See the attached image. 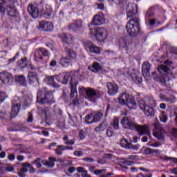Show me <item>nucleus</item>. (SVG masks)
<instances>
[{"mask_svg":"<svg viewBox=\"0 0 177 177\" xmlns=\"http://www.w3.org/2000/svg\"><path fill=\"white\" fill-rule=\"evenodd\" d=\"M127 17L130 19L126 26L127 34L130 37H138L140 32V19L136 16L138 14V4L129 3L127 8Z\"/></svg>","mask_w":177,"mask_h":177,"instance_id":"1","label":"nucleus"},{"mask_svg":"<svg viewBox=\"0 0 177 177\" xmlns=\"http://www.w3.org/2000/svg\"><path fill=\"white\" fill-rule=\"evenodd\" d=\"M37 102L43 104H52V103H55L53 94L46 88H39L37 91Z\"/></svg>","mask_w":177,"mask_h":177,"instance_id":"2","label":"nucleus"},{"mask_svg":"<svg viewBox=\"0 0 177 177\" xmlns=\"http://www.w3.org/2000/svg\"><path fill=\"white\" fill-rule=\"evenodd\" d=\"M79 93L80 95H86V99L93 103H95L100 97L99 91L92 88L80 87Z\"/></svg>","mask_w":177,"mask_h":177,"instance_id":"3","label":"nucleus"},{"mask_svg":"<svg viewBox=\"0 0 177 177\" xmlns=\"http://www.w3.org/2000/svg\"><path fill=\"white\" fill-rule=\"evenodd\" d=\"M90 34L95 37L99 42H104L107 39V30L103 28H92V24H88Z\"/></svg>","mask_w":177,"mask_h":177,"instance_id":"4","label":"nucleus"},{"mask_svg":"<svg viewBox=\"0 0 177 177\" xmlns=\"http://www.w3.org/2000/svg\"><path fill=\"white\" fill-rule=\"evenodd\" d=\"M55 81H57L64 85L68 84V81L70 84H78V80H77V77H75V75L73 73H64L62 75H56Z\"/></svg>","mask_w":177,"mask_h":177,"instance_id":"5","label":"nucleus"},{"mask_svg":"<svg viewBox=\"0 0 177 177\" xmlns=\"http://www.w3.org/2000/svg\"><path fill=\"white\" fill-rule=\"evenodd\" d=\"M118 103L122 105H127L130 110L136 109V102L133 101L131 95L127 93H123L120 94L118 98Z\"/></svg>","mask_w":177,"mask_h":177,"instance_id":"6","label":"nucleus"},{"mask_svg":"<svg viewBox=\"0 0 177 177\" xmlns=\"http://www.w3.org/2000/svg\"><path fill=\"white\" fill-rule=\"evenodd\" d=\"M33 59L35 62L38 63H46L49 59V51L45 48H39L35 51Z\"/></svg>","mask_w":177,"mask_h":177,"instance_id":"7","label":"nucleus"},{"mask_svg":"<svg viewBox=\"0 0 177 177\" xmlns=\"http://www.w3.org/2000/svg\"><path fill=\"white\" fill-rule=\"evenodd\" d=\"M65 50L67 53V56L61 58L60 64L63 67H68L71 62H73V59H75V57H77V54L74 52L73 49L68 47H66Z\"/></svg>","mask_w":177,"mask_h":177,"instance_id":"8","label":"nucleus"},{"mask_svg":"<svg viewBox=\"0 0 177 177\" xmlns=\"http://www.w3.org/2000/svg\"><path fill=\"white\" fill-rule=\"evenodd\" d=\"M140 109L145 113L147 117H154V109L152 106H147L146 102L144 100H140L138 102Z\"/></svg>","mask_w":177,"mask_h":177,"instance_id":"9","label":"nucleus"},{"mask_svg":"<svg viewBox=\"0 0 177 177\" xmlns=\"http://www.w3.org/2000/svg\"><path fill=\"white\" fill-rule=\"evenodd\" d=\"M20 107H21V101L20 100V97H15L12 101V107L10 113L12 118H15L17 114H19Z\"/></svg>","mask_w":177,"mask_h":177,"instance_id":"10","label":"nucleus"},{"mask_svg":"<svg viewBox=\"0 0 177 177\" xmlns=\"http://www.w3.org/2000/svg\"><path fill=\"white\" fill-rule=\"evenodd\" d=\"M0 80L3 84L9 85L13 82V76H12V73L8 71H3L0 73Z\"/></svg>","mask_w":177,"mask_h":177,"instance_id":"11","label":"nucleus"},{"mask_svg":"<svg viewBox=\"0 0 177 177\" xmlns=\"http://www.w3.org/2000/svg\"><path fill=\"white\" fill-rule=\"evenodd\" d=\"M153 136L157 138L159 140L164 139V129L160 123H156L154 124Z\"/></svg>","mask_w":177,"mask_h":177,"instance_id":"12","label":"nucleus"},{"mask_svg":"<svg viewBox=\"0 0 177 177\" xmlns=\"http://www.w3.org/2000/svg\"><path fill=\"white\" fill-rule=\"evenodd\" d=\"M89 24H92V28H95L93 26H102V24H104V15H103V13L100 12L95 15L91 23Z\"/></svg>","mask_w":177,"mask_h":177,"instance_id":"13","label":"nucleus"},{"mask_svg":"<svg viewBox=\"0 0 177 177\" xmlns=\"http://www.w3.org/2000/svg\"><path fill=\"white\" fill-rule=\"evenodd\" d=\"M28 12L33 19H37L39 16L40 10L37 6L30 4L28 6Z\"/></svg>","mask_w":177,"mask_h":177,"instance_id":"14","label":"nucleus"},{"mask_svg":"<svg viewBox=\"0 0 177 177\" xmlns=\"http://www.w3.org/2000/svg\"><path fill=\"white\" fill-rule=\"evenodd\" d=\"M121 124L124 128L126 129H131L133 130L135 129L136 127V122H132L129 118L125 116L122 118L121 120Z\"/></svg>","mask_w":177,"mask_h":177,"instance_id":"15","label":"nucleus"},{"mask_svg":"<svg viewBox=\"0 0 177 177\" xmlns=\"http://www.w3.org/2000/svg\"><path fill=\"white\" fill-rule=\"evenodd\" d=\"M85 49L87 52H90V53H95V55H100V48L95 46L93 43L91 41L85 44Z\"/></svg>","mask_w":177,"mask_h":177,"instance_id":"16","label":"nucleus"},{"mask_svg":"<svg viewBox=\"0 0 177 177\" xmlns=\"http://www.w3.org/2000/svg\"><path fill=\"white\" fill-rule=\"evenodd\" d=\"M68 27L71 31H78V30H81L84 27V22L81 19H77L70 24Z\"/></svg>","mask_w":177,"mask_h":177,"instance_id":"17","label":"nucleus"},{"mask_svg":"<svg viewBox=\"0 0 177 177\" xmlns=\"http://www.w3.org/2000/svg\"><path fill=\"white\" fill-rule=\"evenodd\" d=\"M106 86L108 88V94L110 96H114L118 93V86L117 84L108 82L106 83Z\"/></svg>","mask_w":177,"mask_h":177,"instance_id":"18","label":"nucleus"},{"mask_svg":"<svg viewBox=\"0 0 177 177\" xmlns=\"http://www.w3.org/2000/svg\"><path fill=\"white\" fill-rule=\"evenodd\" d=\"M135 129H136L137 132L138 133V135H140L141 136L143 135H149V126L144 124V125H139L136 123Z\"/></svg>","mask_w":177,"mask_h":177,"instance_id":"19","label":"nucleus"},{"mask_svg":"<svg viewBox=\"0 0 177 177\" xmlns=\"http://www.w3.org/2000/svg\"><path fill=\"white\" fill-rule=\"evenodd\" d=\"M61 39L66 45H73L74 44V37L70 34L63 33L60 35Z\"/></svg>","mask_w":177,"mask_h":177,"instance_id":"20","label":"nucleus"},{"mask_svg":"<svg viewBox=\"0 0 177 177\" xmlns=\"http://www.w3.org/2000/svg\"><path fill=\"white\" fill-rule=\"evenodd\" d=\"M39 10L41 15H46V16H50L52 15V7L48 4L39 6Z\"/></svg>","mask_w":177,"mask_h":177,"instance_id":"21","label":"nucleus"},{"mask_svg":"<svg viewBox=\"0 0 177 177\" xmlns=\"http://www.w3.org/2000/svg\"><path fill=\"white\" fill-rule=\"evenodd\" d=\"M39 28H41L43 31H52V30H53V24L50 22L42 21L39 23Z\"/></svg>","mask_w":177,"mask_h":177,"instance_id":"22","label":"nucleus"},{"mask_svg":"<svg viewBox=\"0 0 177 177\" xmlns=\"http://www.w3.org/2000/svg\"><path fill=\"white\" fill-rule=\"evenodd\" d=\"M55 80H56V77L53 76H46L44 79V82H46L47 85H52L53 88H59L60 86L56 84Z\"/></svg>","mask_w":177,"mask_h":177,"instance_id":"23","label":"nucleus"},{"mask_svg":"<svg viewBox=\"0 0 177 177\" xmlns=\"http://www.w3.org/2000/svg\"><path fill=\"white\" fill-rule=\"evenodd\" d=\"M32 165H35L36 168H41L42 165H45L46 164V160L42 159L41 158H37L35 160L31 162Z\"/></svg>","mask_w":177,"mask_h":177,"instance_id":"24","label":"nucleus"},{"mask_svg":"<svg viewBox=\"0 0 177 177\" xmlns=\"http://www.w3.org/2000/svg\"><path fill=\"white\" fill-rule=\"evenodd\" d=\"M165 64L166 65H160L158 66V70L160 73H166L168 71V67H171L172 66V62L171 61H165Z\"/></svg>","mask_w":177,"mask_h":177,"instance_id":"25","label":"nucleus"},{"mask_svg":"<svg viewBox=\"0 0 177 177\" xmlns=\"http://www.w3.org/2000/svg\"><path fill=\"white\" fill-rule=\"evenodd\" d=\"M142 71L144 77L150 75V64L149 62H144L142 64Z\"/></svg>","mask_w":177,"mask_h":177,"instance_id":"26","label":"nucleus"},{"mask_svg":"<svg viewBox=\"0 0 177 177\" xmlns=\"http://www.w3.org/2000/svg\"><path fill=\"white\" fill-rule=\"evenodd\" d=\"M119 45L120 48H128L129 46V40L127 37H122L119 40Z\"/></svg>","mask_w":177,"mask_h":177,"instance_id":"27","label":"nucleus"},{"mask_svg":"<svg viewBox=\"0 0 177 177\" xmlns=\"http://www.w3.org/2000/svg\"><path fill=\"white\" fill-rule=\"evenodd\" d=\"M88 69L93 73H99L102 70V66H100V64L95 62L91 66H88Z\"/></svg>","mask_w":177,"mask_h":177,"instance_id":"28","label":"nucleus"},{"mask_svg":"<svg viewBox=\"0 0 177 177\" xmlns=\"http://www.w3.org/2000/svg\"><path fill=\"white\" fill-rule=\"evenodd\" d=\"M6 11L8 16H10L11 17H15V16H16V12H17L15 6H7Z\"/></svg>","mask_w":177,"mask_h":177,"instance_id":"29","label":"nucleus"},{"mask_svg":"<svg viewBox=\"0 0 177 177\" xmlns=\"http://www.w3.org/2000/svg\"><path fill=\"white\" fill-rule=\"evenodd\" d=\"M57 161V159L56 158L50 157L48 158V161L46 160V167H48L49 168H53L55 167V162Z\"/></svg>","mask_w":177,"mask_h":177,"instance_id":"30","label":"nucleus"},{"mask_svg":"<svg viewBox=\"0 0 177 177\" xmlns=\"http://www.w3.org/2000/svg\"><path fill=\"white\" fill-rule=\"evenodd\" d=\"M17 82H19L22 86H27V82H26V77L23 75L16 77Z\"/></svg>","mask_w":177,"mask_h":177,"instance_id":"31","label":"nucleus"},{"mask_svg":"<svg viewBox=\"0 0 177 177\" xmlns=\"http://www.w3.org/2000/svg\"><path fill=\"white\" fill-rule=\"evenodd\" d=\"M29 81L30 82H38V77H37V73L34 72H29L28 75Z\"/></svg>","mask_w":177,"mask_h":177,"instance_id":"32","label":"nucleus"},{"mask_svg":"<svg viewBox=\"0 0 177 177\" xmlns=\"http://www.w3.org/2000/svg\"><path fill=\"white\" fill-rule=\"evenodd\" d=\"M107 128V123L106 122H102L101 124L95 127V131L96 132H102Z\"/></svg>","mask_w":177,"mask_h":177,"instance_id":"33","label":"nucleus"},{"mask_svg":"<svg viewBox=\"0 0 177 177\" xmlns=\"http://www.w3.org/2000/svg\"><path fill=\"white\" fill-rule=\"evenodd\" d=\"M120 146L124 147V149H131V143L128 142V140L123 138L120 140Z\"/></svg>","mask_w":177,"mask_h":177,"instance_id":"34","label":"nucleus"},{"mask_svg":"<svg viewBox=\"0 0 177 177\" xmlns=\"http://www.w3.org/2000/svg\"><path fill=\"white\" fill-rule=\"evenodd\" d=\"M93 117L94 118V122H97L99 121H100V120L102 119V118L103 117V113H100V112H95L93 113Z\"/></svg>","mask_w":177,"mask_h":177,"instance_id":"35","label":"nucleus"},{"mask_svg":"<svg viewBox=\"0 0 177 177\" xmlns=\"http://www.w3.org/2000/svg\"><path fill=\"white\" fill-rule=\"evenodd\" d=\"M84 121H85L86 124H93V122H95V120L93 118V113H90V114L87 115L85 118Z\"/></svg>","mask_w":177,"mask_h":177,"instance_id":"36","label":"nucleus"},{"mask_svg":"<svg viewBox=\"0 0 177 177\" xmlns=\"http://www.w3.org/2000/svg\"><path fill=\"white\" fill-rule=\"evenodd\" d=\"M17 66L19 67V68H25V67H27V58H23L19 60Z\"/></svg>","mask_w":177,"mask_h":177,"instance_id":"37","label":"nucleus"},{"mask_svg":"<svg viewBox=\"0 0 177 177\" xmlns=\"http://www.w3.org/2000/svg\"><path fill=\"white\" fill-rule=\"evenodd\" d=\"M77 84H71V97H74V95H77Z\"/></svg>","mask_w":177,"mask_h":177,"instance_id":"38","label":"nucleus"},{"mask_svg":"<svg viewBox=\"0 0 177 177\" xmlns=\"http://www.w3.org/2000/svg\"><path fill=\"white\" fill-rule=\"evenodd\" d=\"M77 172L82 174V177H86L88 175V171L85 170L84 167H79L77 169Z\"/></svg>","mask_w":177,"mask_h":177,"instance_id":"39","label":"nucleus"},{"mask_svg":"<svg viewBox=\"0 0 177 177\" xmlns=\"http://www.w3.org/2000/svg\"><path fill=\"white\" fill-rule=\"evenodd\" d=\"M132 80L133 81V82H135V84H137L138 85H139V84H142V77H139L138 75H135L132 77Z\"/></svg>","mask_w":177,"mask_h":177,"instance_id":"40","label":"nucleus"},{"mask_svg":"<svg viewBox=\"0 0 177 177\" xmlns=\"http://www.w3.org/2000/svg\"><path fill=\"white\" fill-rule=\"evenodd\" d=\"M160 120L161 122H164V124H166L167 121H168V117L165 114V113L162 112V113L160 115Z\"/></svg>","mask_w":177,"mask_h":177,"instance_id":"41","label":"nucleus"},{"mask_svg":"<svg viewBox=\"0 0 177 177\" xmlns=\"http://www.w3.org/2000/svg\"><path fill=\"white\" fill-rule=\"evenodd\" d=\"M41 117H43L44 118H48V117H49L48 109H41Z\"/></svg>","mask_w":177,"mask_h":177,"instance_id":"42","label":"nucleus"},{"mask_svg":"<svg viewBox=\"0 0 177 177\" xmlns=\"http://www.w3.org/2000/svg\"><path fill=\"white\" fill-rule=\"evenodd\" d=\"M62 147H64V146L59 145L55 149V153L58 154V156H62V154H63V151H64V149H63Z\"/></svg>","mask_w":177,"mask_h":177,"instance_id":"43","label":"nucleus"},{"mask_svg":"<svg viewBox=\"0 0 177 177\" xmlns=\"http://www.w3.org/2000/svg\"><path fill=\"white\" fill-rule=\"evenodd\" d=\"M8 98V95L3 91H0V103L5 102V100Z\"/></svg>","mask_w":177,"mask_h":177,"instance_id":"44","label":"nucleus"},{"mask_svg":"<svg viewBox=\"0 0 177 177\" xmlns=\"http://www.w3.org/2000/svg\"><path fill=\"white\" fill-rule=\"evenodd\" d=\"M113 126L114 129H118V128L120 127L118 118H115V119L113 121Z\"/></svg>","mask_w":177,"mask_h":177,"instance_id":"45","label":"nucleus"},{"mask_svg":"<svg viewBox=\"0 0 177 177\" xmlns=\"http://www.w3.org/2000/svg\"><path fill=\"white\" fill-rule=\"evenodd\" d=\"M79 136L81 140H83V139H85V136H86V131L80 130V131L79 132Z\"/></svg>","mask_w":177,"mask_h":177,"instance_id":"46","label":"nucleus"},{"mask_svg":"<svg viewBox=\"0 0 177 177\" xmlns=\"http://www.w3.org/2000/svg\"><path fill=\"white\" fill-rule=\"evenodd\" d=\"M160 81L161 84H165V82L168 81V77H167V75H162L160 78Z\"/></svg>","mask_w":177,"mask_h":177,"instance_id":"47","label":"nucleus"},{"mask_svg":"<svg viewBox=\"0 0 177 177\" xmlns=\"http://www.w3.org/2000/svg\"><path fill=\"white\" fill-rule=\"evenodd\" d=\"M3 3H5V0H0V12L1 13H4V12H5V8H3V6H2V5H3Z\"/></svg>","mask_w":177,"mask_h":177,"instance_id":"48","label":"nucleus"},{"mask_svg":"<svg viewBox=\"0 0 177 177\" xmlns=\"http://www.w3.org/2000/svg\"><path fill=\"white\" fill-rule=\"evenodd\" d=\"M153 149L151 148H146L145 150V154H147V156H149L150 154H153Z\"/></svg>","mask_w":177,"mask_h":177,"instance_id":"49","label":"nucleus"},{"mask_svg":"<svg viewBox=\"0 0 177 177\" xmlns=\"http://www.w3.org/2000/svg\"><path fill=\"white\" fill-rule=\"evenodd\" d=\"M151 16H153V11L151 10V9H149L147 11V13L145 15V17L147 19H149V17H151Z\"/></svg>","mask_w":177,"mask_h":177,"instance_id":"50","label":"nucleus"},{"mask_svg":"<svg viewBox=\"0 0 177 177\" xmlns=\"http://www.w3.org/2000/svg\"><path fill=\"white\" fill-rule=\"evenodd\" d=\"M6 171L7 172H13V171H15V167H13L12 165H8L6 167Z\"/></svg>","mask_w":177,"mask_h":177,"instance_id":"51","label":"nucleus"},{"mask_svg":"<svg viewBox=\"0 0 177 177\" xmlns=\"http://www.w3.org/2000/svg\"><path fill=\"white\" fill-rule=\"evenodd\" d=\"M153 154H155L156 157H158V156H160L161 154V150L160 149H153Z\"/></svg>","mask_w":177,"mask_h":177,"instance_id":"52","label":"nucleus"},{"mask_svg":"<svg viewBox=\"0 0 177 177\" xmlns=\"http://www.w3.org/2000/svg\"><path fill=\"white\" fill-rule=\"evenodd\" d=\"M160 160H163V161H169L170 157H168L165 155H160Z\"/></svg>","mask_w":177,"mask_h":177,"instance_id":"53","label":"nucleus"},{"mask_svg":"<svg viewBox=\"0 0 177 177\" xmlns=\"http://www.w3.org/2000/svg\"><path fill=\"white\" fill-rule=\"evenodd\" d=\"M73 154L76 157H81L84 153L82 152V151H75Z\"/></svg>","mask_w":177,"mask_h":177,"instance_id":"54","label":"nucleus"},{"mask_svg":"<svg viewBox=\"0 0 177 177\" xmlns=\"http://www.w3.org/2000/svg\"><path fill=\"white\" fill-rule=\"evenodd\" d=\"M33 120H34V118L32 117V114L31 113H29L28 115L27 122H32Z\"/></svg>","mask_w":177,"mask_h":177,"instance_id":"55","label":"nucleus"},{"mask_svg":"<svg viewBox=\"0 0 177 177\" xmlns=\"http://www.w3.org/2000/svg\"><path fill=\"white\" fill-rule=\"evenodd\" d=\"M113 130H111V129H108L106 130V136L109 137V138H111V136H113Z\"/></svg>","mask_w":177,"mask_h":177,"instance_id":"56","label":"nucleus"},{"mask_svg":"<svg viewBox=\"0 0 177 177\" xmlns=\"http://www.w3.org/2000/svg\"><path fill=\"white\" fill-rule=\"evenodd\" d=\"M64 143L67 146H70V145L73 146V145H74L75 143V141H74V140H69L68 141H66Z\"/></svg>","mask_w":177,"mask_h":177,"instance_id":"57","label":"nucleus"},{"mask_svg":"<svg viewBox=\"0 0 177 177\" xmlns=\"http://www.w3.org/2000/svg\"><path fill=\"white\" fill-rule=\"evenodd\" d=\"M97 9H100V10H104V4L97 3Z\"/></svg>","mask_w":177,"mask_h":177,"instance_id":"58","label":"nucleus"},{"mask_svg":"<svg viewBox=\"0 0 177 177\" xmlns=\"http://www.w3.org/2000/svg\"><path fill=\"white\" fill-rule=\"evenodd\" d=\"M71 125H75V124H77V117L71 118Z\"/></svg>","mask_w":177,"mask_h":177,"instance_id":"59","label":"nucleus"},{"mask_svg":"<svg viewBox=\"0 0 177 177\" xmlns=\"http://www.w3.org/2000/svg\"><path fill=\"white\" fill-rule=\"evenodd\" d=\"M83 161H86V162H93L95 160H93L92 158H85L83 159Z\"/></svg>","mask_w":177,"mask_h":177,"instance_id":"60","label":"nucleus"},{"mask_svg":"<svg viewBox=\"0 0 177 177\" xmlns=\"http://www.w3.org/2000/svg\"><path fill=\"white\" fill-rule=\"evenodd\" d=\"M62 149H63L64 150H74V147L71 146H64L62 147Z\"/></svg>","mask_w":177,"mask_h":177,"instance_id":"61","label":"nucleus"},{"mask_svg":"<svg viewBox=\"0 0 177 177\" xmlns=\"http://www.w3.org/2000/svg\"><path fill=\"white\" fill-rule=\"evenodd\" d=\"M104 172V169H97L94 171L95 175H100V174Z\"/></svg>","mask_w":177,"mask_h":177,"instance_id":"62","label":"nucleus"},{"mask_svg":"<svg viewBox=\"0 0 177 177\" xmlns=\"http://www.w3.org/2000/svg\"><path fill=\"white\" fill-rule=\"evenodd\" d=\"M22 167H24V168H31V164L30 163H27V162H24L22 163Z\"/></svg>","mask_w":177,"mask_h":177,"instance_id":"63","label":"nucleus"},{"mask_svg":"<svg viewBox=\"0 0 177 177\" xmlns=\"http://www.w3.org/2000/svg\"><path fill=\"white\" fill-rule=\"evenodd\" d=\"M170 171H171V174H174V175H177V167L171 169Z\"/></svg>","mask_w":177,"mask_h":177,"instance_id":"64","label":"nucleus"}]
</instances>
